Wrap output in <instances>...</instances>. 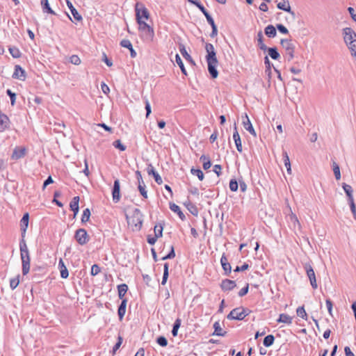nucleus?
I'll use <instances>...</instances> for the list:
<instances>
[{
	"mask_svg": "<svg viewBox=\"0 0 356 356\" xmlns=\"http://www.w3.org/2000/svg\"><path fill=\"white\" fill-rule=\"evenodd\" d=\"M283 159H284V165L287 170L288 173L291 174V163H290L289 157L286 152H283Z\"/></svg>",
	"mask_w": 356,
	"mask_h": 356,
	"instance_id": "nucleus-45",
	"label": "nucleus"
},
{
	"mask_svg": "<svg viewBox=\"0 0 356 356\" xmlns=\"http://www.w3.org/2000/svg\"><path fill=\"white\" fill-rule=\"evenodd\" d=\"M156 343L162 347H165L168 345V340L164 336H159L156 338Z\"/></svg>",
	"mask_w": 356,
	"mask_h": 356,
	"instance_id": "nucleus-57",
	"label": "nucleus"
},
{
	"mask_svg": "<svg viewBox=\"0 0 356 356\" xmlns=\"http://www.w3.org/2000/svg\"><path fill=\"white\" fill-rule=\"evenodd\" d=\"M113 145L115 148L120 149V151L123 152L126 150V145L122 143L120 140H116L113 143Z\"/></svg>",
	"mask_w": 356,
	"mask_h": 356,
	"instance_id": "nucleus-54",
	"label": "nucleus"
},
{
	"mask_svg": "<svg viewBox=\"0 0 356 356\" xmlns=\"http://www.w3.org/2000/svg\"><path fill=\"white\" fill-rule=\"evenodd\" d=\"M277 323H284L288 325L292 323V317L286 314H281L278 319L277 320Z\"/></svg>",
	"mask_w": 356,
	"mask_h": 356,
	"instance_id": "nucleus-38",
	"label": "nucleus"
},
{
	"mask_svg": "<svg viewBox=\"0 0 356 356\" xmlns=\"http://www.w3.org/2000/svg\"><path fill=\"white\" fill-rule=\"evenodd\" d=\"M229 188L232 191L236 192L238 188V181L236 179H232L229 181Z\"/></svg>",
	"mask_w": 356,
	"mask_h": 356,
	"instance_id": "nucleus-55",
	"label": "nucleus"
},
{
	"mask_svg": "<svg viewBox=\"0 0 356 356\" xmlns=\"http://www.w3.org/2000/svg\"><path fill=\"white\" fill-rule=\"evenodd\" d=\"M220 263H221L222 269L225 271L224 274L225 275H229L232 271V266H231L230 264L229 263L228 259L226 257L225 254H223L221 257Z\"/></svg>",
	"mask_w": 356,
	"mask_h": 356,
	"instance_id": "nucleus-21",
	"label": "nucleus"
},
{
	"mask_svg": "<svg viewBox=\"0 0 356 356\" xmlns=\"http://www.w3.org/2000/svg\"><path fill=\"white\" fill-rule=\"evenodd\" d=\"M351 51L352 56L356 58V39L351 43H348L346 44Z\"/></svg>",
	"mask_w": 356,
	"mask_h": 356,
	"instance_id": "nucleus-58",
	"label": "nucleus"
},
{
	"mask_svg": "<svg viewBox=\"0 0 356 356\" xmlns=\"http://www.w3.org/2000/svg\"><path fill=\"white\" fill-rule=\"evenodd\" d=\"M6 94L10 98V104L12 106H14L16 102V93L13 92L10 89H7Z\"/></svg>",
	"mask_w": 356,
	"mask_h": 356,
	"instance_id": "nucleus-56",
	"label": "nucleus"
},
{
	"mask_svg": "<svg viewBox=\"0 0 356 356\" xmlns=\"http://www.w3.org/2000/svg\"><path fill=\"white\" fill-rule=\"evenodd\" d=\"M169 277V264L168 263H165L163 265V274L161 284L165 285L167 282V280Z\"/></svg>",
	"mask_w": 356,
	"mask_h": 356,
	"instance_id": "nucleus-40",
	"label": "nucleus"
},
{
	"mask_svg": "<svg viewBox=\"0 0 356 356\" xmlns=\"http://www.w3.org/2000/svg\"><path fill=\"white\" fill-rule=\"evenodd\" d=\"M128 291V286L126 284H121L118 286V297L122 300V299H127L124 298L126 293Z\"/></svg>",
	"mask_w": 356,
	"mask_h": 356,
	"instance_id": "nucleus-32",
	"label": "nucleus"
},
{
	"mask_svg": "<svg viewBox=\"0 0 356 356\" xmlns=\"http://www.w3.org/2000/svg\"><path fill=\"white\" fill-rule=\"evenodd\" d=\"M58 267L60 271V277L63 279L67 278L69 276V272L62 259H60L59 260Z\"/></svg>",
	"mask_w": 356,
	"mask_h": 356,
	"instance_id": "nucleus-29",
	"label": "nucleus"
},
{
	"mask_svg": "<svg viewBox=\"0 0 356 356\" xmlns=\"http://www.w3.org/2000/svg\"><path fill=\"white\" fill-rule=\"evenodd\" d=\"M243 118V124L244 128L254 137L257 136V134L255 132V130L247 115V113H245L244 116H242Z\"/></svg>",
	"mask_w": 356,
	"mask_h": 356,
	"instance_id": "nucleus-15",
	"label": "nucleus"
},
{
	"mask_svg": "<svg viewBox=\"0 0 356 356\" xmlns=\"http://www.w3.org/2000/svg\"><path fill=\"white\" fill-rule=\"evenodd\" d=\"M112 196L113 200L115 203H117L120 201L121 195H120V183L119 179H115L113 183V186L112 188Z\"/></svg>",
	"mask_w": 356,
	"mask_h": 356,
	"instance_id": "nucleus-13",
	"label": "nucleus"
},
{
	"mask_svg": "<svg viewBox=\"0 0 356 356\" xmlns=\"http://www.w3.org/2000/svg\"><path fill=\"white\" fill-rule=\"evenodd\" d=\"M250 310L244 307H237L233 309L229 314L227 316L229 320H243L249 314Z\"/></svg>",
	"mask_w": 356,
	"mask_h": 356,
	"instance_id": "nucleus-2",
	"label": "nucleus"
},
{
	"mask_svg": "<svg viewBox=\"0 0 356 356\" xmlns=\"http://www.w3.org/2000/svg\"><path fill=\"white\" fill-rule=\"evenodd\" d=\"M214 332L212 333V336L225 337L227 334L226 331H223L220 324L218 321L214 323L213 325Z\"/></svg>",
	"mask_w": 356,
	"mask_h": 356,
	"instance_id": "nucleus-27",
	"label": "nucleus"
},
{
	"mask_svg": "<svg viewBox=\"0 0 356 356\" xmlns=\"http://www.w3.org/2000/svg\"><path fill=\"white\" fill-rule=\"evenodd\" d=\"M276 29L282 34H288V29L282 24H277L276 25Z\"/></svg>",
	"mask_w": 356,
	"mask_h": 356,
	"instance_id": "nucleus-64",
	"label": "nucleus"
},
{
	"mask_svg": "<svg viewBox=\"0 0 356 356\" xmlns=\"http://www.w3.org/2000/svg\"><path fill=\"white\" fill-rule=\"evenodd\" d=\"M55 128L54 130L58 133H63V129L65 127L63 122H56L54 124Z\"/></svg>",
	"mask_w": 356,
	"mask_h": 356,
	"instance_id": "nucleus-60",
	"label": "nucleus"
},
{
	"mask_svg": "<svg viewBox=\"0 0 356 356\" xmlns=\"http://www.w3.org/2000/svg\"><path fill=\"white\" fill-rule=\"evenodd\" d=\"M264 33L268 38H275L277 35L276 28L273 25H268L264 29Z\"/></svg>",
	"mask_w": 356,
	"mask_h": 356,
	"instance_id": "nucleus-34",
	"label": "nucleus"
},
{
	"mask_svg": "<svg viewBox=\"0 0 356 356\" xmlns=\"http://www.w3.org/2000/svg\"><path fill=\"white\" fill-rule=\"evenodd\" d=\"M9 118L3 113L0 114V131H5L8 127Z\"/></svg>",
	"mask_w": 356,
	"mask_h": 356,
	"instance_id": "nucleus-28",
	"label": "nucleus"
},
{
	"mask_svg": "<svg viewBox=\"0 0 356 356\" xmlns=\"http://www.w3.org/2000/svg\"><path fill=\"white\" fill-rule=\"evenodd\" d=\"M181 320L180 318H177L173 324L172 329V334L173 337H177L178 334V330L181 326Z\"/></svg>",
	"mask_w": 356,
	"mask_h": 356,
	"instance_id": "nucleus-42",
	"label": "nucleus"
},
{
	"mask_svg": "<svg viewBox=\"0 0 356 356\" xmlns=\"http://www.w3.org/2000/svg\"><path fill=\"white\" fill-rule=\"evenodd\" d=\"M280 44L285 49L286 54V60L288 62H291L295 57V45L292 42V40L289 39H282L280 40Z\"/></svg>",
	"mask_w": 356,
	"mask_h": 356,
	"instance_id": "nucleus-3",
	"label": "nucleus"
},
{
	"mask_svg": "<svg viewBox=\"0 0 356 356\" xmlns=\"http://www.w3.org/2000/svg\"><path fill=\"white\" fill-rule=\"evenodd\" d=\"M143 215L139 209H135L134 210L133 216L131 218H129L128 216L126 215V218L129 225L134 226L135 229L137 231L140 230L143 225Z\"/></svg>",
	"mask_w": 356,
	"mask_h": 356,
	"instance_id": "nucleus-1",
	"label": "nucleus"
},
{
	"mask_svg": "<svg viewBox=\"0 0 356 356\" xmlns=\"http://www.w3.org/2000/svg\"><path fill=\"white\" fill-rule=\"evenodd\" d=\"M79 200H80V198L79 196H75L72 198V200H71V202L70 203V207L71 210L79 208Z\"/></svg>",
	"mask_w": 356,
	"mask_h": 356,
	"instance_id": "nucleus-51",
	"label": "nucleus"
},
{
	"mask_svg": "<svg viewBox=\"0 0 356 356\" xmlns=\"http://www.w3.org/2000/svg\"><path fill=\"white\" fill-rule=\"evenodd\" d=\"M74 238L79 245H84L90 241V236L85 229L79 228L75 232Z\"/></svg>",
	"mask_w": 356,
	"mask_h": 356,
	"instance_id": "nucleus-7",
	"label": "nucleus"
},
{
	"mask_svg": "<svg viewBox=\"0 0 356 356\" xmlns=\"http://www.w3.org/2000/svg\"><path fill=\"white\" fill-rule=\"evenodd\" d=\"M47 269L44 266H35L32 268V280L35 283L42 282L43 276L46 274Z\"/></svg>",
	"mask_w": 356,
	"mask_h": 356,
	"instance_id": "nucleus-5",
	"label": "nucleus"
},
{
	"mask_svg": "<svg viewBox=\"0 0 356 356\" xmlns=\"http://www.w3.org/2000/svg\"><path fill=\"white\" fill-rule=\"evenodd\" d=\"M70 12L76 21L81 22L83 20L82 16L79 13L76 8L72 9Z\"/></svg>",
	"mask_w": 356,
	"mask_h": 356,
	"instance_id": "nucleus-59",
	"label": "nucleus"
},
{
	"mask_svg": "<svg viewBox=\"0 0 356 356\" xmlns=\"http://www.w3.org/2000/svg\"><path fill=\"white\" fill-rule=\"evenodd\" d=\"M208 65V71L212 79H216L218 76V71L217 70V65L218 61H207Z\"/></svg>",
	"mask_w": 356,
	"mask_h": 356,
	"instance_id": "nucleus-17",
	"label": "nucleus"
},
{
	"mask_svg": "<svg viewBox=\"0 0 356 356\" xmlns=\"http://www.w3.org/2000/svg\"><path fill=\"white\" fill-rule=\"evenodd\" d=\"M179 51L180 53L181 54V55L183 56V57L187 60L190 63H191L192 65H195V62L194 61V60L192 58V57L191 56V55L187 52L186 49V47H185V45L183 44L182 43H179Z\"/></svg>",
	"mask_w": 356,
	"mask_h": 356,
	"instance_id": "nucleus-22",
	"label": "nucleus"
},
{
	"mask_svg": "<svg viewBox=\"0 0 356 356\" xmlns=\"http://www.w3.org/2000/svg\"><path fill=\"white\" fill-rule=\"evenodd\" d=\"M91 213L90 210L88 208H86L83 210L82 217H81V222L86 223L90 220Z\"/></svg>",
	"mask_w": 356,
	"mask_h": 356,
	"instance_id": "nucleus-48",
	"label": "nucleus"
},
{
	"mask_svg": "<svg viewBox=\"0 0 356 356\" xmlns=\"http://www.w3.org/2000/svg\"><path fill=\"white\" fill-rule=\"evenodd\" d=\"M101 271V268L97 264H93L91 267L90 274L92 276L97 275Z\"/></svg>",
	"mask_w": 356,
	"mask_h": 356,
	"instance_id": "nucleus-61",
	"label": "nucleus"
},
{
	"mask_svg": "<svg viewBox=\"0 0 356 356\" xmlns=\"http://www.w3.org/2000/svg\"><path fill=\"white\" fill-rule=\"evenodd\" d=\"M120 45L122 47L127 48L130 51V56L131 58H135L137 55L136 51L133 48L132 44L130 40L124 39L120 42Z\"/></svg>",
	"mask_w": 356,
	"mask_h": 356,
	"instance_id": "nucleus-23",
	"label": "nucleus"
},
{
	"mask_svg": "<svg viewBox=\"0 0 356 356\" xmlns=\"http://www.w3.org/2000/svg\"><path fill=\"white\" fill-rule=\"evenodd\" d=\"M234 131L233 133V139L234 140L237 150L240 153H241L243 152L242 143H241V139L240 135L237 130V127H236V123H234Z\"/></svg>",
	"mask_w": 356,
	"mask_h": 356,
	"instance_id": "nucleus-18",
	"label": "nucleus"
},
{
	"mask_svg": "<svg viewBox=\"0 0 356 356\" xmlns=\"http://www.w3.org/2000/svg\"><path fill=\"white\" fill-rule=\"evenodd\" d=\"M266 51H268V56L273 60H278L280 58V54L276 47H267Z\"/></svg>",
	"mask_w": 356,
	"mask_h": 356,
	"instance_id": "nucleus-30",
	"label": "nucleus"
},
{
	"mask_svg": "<svg viewBox=\"0 0 356 356\" xmlns=\"http://www.w3.org/2000/svg\"><path fill=\"white\" fill-rule=\"evenodd\" d=\"M303 267H304V269L305 270L309 280L312 287L314 289H317L318 285H317V282H316V275H315V273H314V270L312 266H311V264L309 263H305V264H304Z\"/></svg>",
	"mask_w": 356,
	"mask_h": 356,
	"instance_id": "nucleus-8",
	"label": "nucleus"
},
{
	"mask_svg": "<svg viewBox=\"0 0 356 356\" xmlns=\"http://www.w3.org/2000/svg\"><path fill=\"white\" fill-rule=\"evenodd\" d=\"M70 62L74 65H78L81 63V59L77 55H72L70 58Z\"/></svg>",
	"mask_w": 356,
	"mask_h": 356,
	"instance_id": "nucleus-62",
	"label": "nucleus"
},
{
	"mask_svg": "<svg viewBox=\"0 0 356 356\" xmlns=\"http://www.w3.org/2000/svg\"><path fill=\"white\" fill-rule=\"evenodd\" d=\"M236 286L235 281L229 279H225L220 284V288L224 291H229Z\"/></svg>",
	"mask_w": 356,
	"mask_h": 356,
	"instance_id": "nucleus-19",
	"label": "nucleus"
},
{
	"mask_svg": "<svg viewBox=\"0 0 356 356\" xmlns=\"http://www.w3.org/2000/svg\"><path fill=\"white\" fill-rule=\"evenodd\" d=\"M170 209L175 213H177L181 220L186 219V216L184 213L181 211L180 207L175 203H170Z\"/></svg>",
	"mask_w": 356,
	"mask_h": 356,
	"instance_id": "nucleus-33",
	"label": "nucleus"
},
{
	"mask_svg": "<svg viewBox=\"0 0 356 356\" xmlns=\"http://www.w3.org/2000/svg\"><path fill=\"white\" fill-rule=\"evenodd\" d=\"M136 22L143 21V19H148L150 17L148 10L142 3H136L135 6Z\"/></svg>",
	"mask_w": 356,
	"mask_h": 356,
	"instance_id": "nucleus-4",
	"label": "nucleus"
},
{
	"mask_svg": "<svg viewBox=\"0 0 356 356\" xmlns=\"http://www.w3.org/2000/svg\"><path fill=\"white\" fill-rule=\"evenodd\" d=\"M275 339L274 335L268 334L264 337L263 344L265 347H270L274 343Z\"/></svg>",
	"mask_w": 356,
	"mask_h": 356,
	"instance_id": "nucleus-41",
	"label": "nucleus"
},
{
	"mask_svg": "<svg viewBox=\"0 0 356 356\" xmlns=\"http://www.w3.org/2000/svg\"><path fill=\"white\" fill-rule=\"evenodd\" d=\"M164 222L159 223V225H156L154 226V236L159 238L162 237L163 236V230Z\"/></svg>",
	"mask_w": 356,
	"mask_h": 356,
	"instance_id": "nucleus-43",
	"label": "nucleus"
},
{
	"mask_svg": "<svg viewBox=\"0 0 356 356\" xmlns=\"http://www.w3.org/2000/svg\"><path fill=\"white\" fill-rule=\"evenodd\" d=\"M147 172L149 175H151L154 177L156 184H158L159 185H161L163 183V180L161 177V176L155 170L154 166L151 163L147 165Z\"/></svg>",
	"mask_w": 356,
	"mask_h": 356,
	"instance_id": "nucleus-16",
	"label": "nucleus"
},
{
	"mask_svg": "<svg viewBox=\"0 0 356 356\" xmlns=\"http://www.w3.org/2000/svg\"><path fill=\"white\" fill-rule=\"evenodd\" d=\"M136 179H137L138 182V189L140 195L145 199H147V197H148L147 196V192L145 190V187L146 186H145V183L143 181V179L140 171H139V170L136 171Z\"/></svg>",
	"mask_w": 356,
	"mask_h": 356,
	"instance_id": "nucleus-10",
	"label": "nucleus"
},
{
	"mask_svg": "<svg viewBox=\"0 0 356 356\" xmlns=\"http://www.w3.org/2000/svg\"><path fill=\"white\" fill-rule=\"evenodd\" d=\"M19 284V275L10 280V287L12 290L15 289Z\"/></svg>",
	"mask_w": 356,
	"mask_h": 356,
	"instance_id": "nucleus-53",
	"label": "nucleus"
},
{
	"mask_svg": "<svg viewBox=\"0 0 356 356\" xmlns=\"http://www.w3.org/2000/svg\"><path fill=\"white\" fill-rule=\"evenodd\" d=\"M123 341V338L122 336L118 335V341L115 343L114 346L113 347V350L111 351L112 355H114L116 353V351L120 348Z\"/></svg>",
	"mask_w": 356,
	"mask_h": 356,
	"instance_id": "nucleus-49",
	"label": "nucleus"
},
{
	"mask_svg": "<svg viewBox=\"0 0 356 356\" xmlns=\"http://www.w3.org/2000/svg\"><path fill=\"white\" fill-rule=\"evenodd\" d=\"M333 172L337 180H339L341 179V173L340 168L339 165L336 162H333Z\"/></svg>",
	"mask_w": 356,
	"mask_h": 356,
	"instance_id": "nucleus-52",
	"label": "nucleus"
},
{
	"mask_svg": "<svg viewBox=\"0 0 356 356\" xmlns=\"http://www.w3.org/2000/svg\"><path fill=\"white\" fill-rule=\"evenodd\" d=\"M175 60H176V63H177V65H179L181 72L184 75H187V72H186V70L185 66L184 65V63H183L181 57L179 56V55L178 54H177L176 56H175Z\"/></svg>",
	"mask_w": 356,
	"mask_h": 356,
	"instance_id": "nucleus-44",
	"label": "nucleus"
},
{
	"mask_svg": "<svg viewBox=\"0 0 356 356\" xmlns=\"http://www.w3.org/2000/svg\"><path fill=\"white\" fill-rule=\"evenodd\" d=\"M296 313L299 317L305 320L307 319V314L306 313L304 306L298 307V309H296Z\"/></svg>",
	"mask_w": 356,
	"mask_h": 356,
	"instance_id": "nucleus-50",
	"label": "nucleus"
},
{
	"mask_svg": "<svg viewBox=\"0 0 356 356\" xmlns=\"http://www.w3.org/2000/svg\"><path fill=\"white\" fill-rule=\"evenodd\" d=\"M184 205L192 215L195 216H197L198 215L199 211L197 207L195 204H193L190 200L186 201L184 203Z\"/></svg>",
	"mask_w": 356,
	"mask_h": 356,
	"instance_id": "nucleus-31",
	"label": "nucleus"
},
{
	"mask_svg": "<svg viewBox=\"0 0 356 356\" xmlns=\"http://www.w3.org/2000/svg\"><path fill=\"white\" fill-rule=\"evenodd\" d=\"M200 160L203 162L204 170H207L211 168L212 163L209 156L203 154L200 156Z\"/></svg>",
	"mask_w": 356,
	"mask_h": 356,
	"instance_id": "nucleus-37",
	"label": "nucleus"
},
{
	"mask_svg": "<svg viewBox=\"0 0 356 356\" xmlns=\"http://www.w3.org/2000/svg\"><path fill=\"white\" fill-rule=\"evenodd\" d=\"M343 40L347 44L351 43L356 39L355 32L350 27H346L343 29Z\"/></svg>",
	"mask_w": 356,
	"mask_h": 356,
	"instance_id": "nucleus-11",
	"label": "nucleus"
},
{
	"mask_svg": "<svg viewBox=\"0 0 356 356\" xmlns=\"http://www.w3.org/2000/svg\"><path fill=\"white\" fill-rule=\"evenodd\" d=\"M11 56L15 58H18L21 57L22 54L19 51V49L16 47H10L8 49Z\"/></svg>",
	"mask_w": 356,
	"mask_h": 356,
	"instance_id": "nucleus-46",
	"label": "nucleus"
},
{
	"mask_svg": "<svg viewBox=\"0 0 356 356\" xmlns=\"http://www.w3.org/2000/svg\"><path fill=\"white\" fill-rule=\"evenodd\" d=\"M26 152V149L24 147H17L14 149L12 154L13 159H19L24 156Z\"/></svg>",
	"mask_w": 356,
	"mask_h": 356,
	"instance_id": "nucleus-26",
	"label": "nucleus"
},
{
	"mask_svg": "<svg viewBox=\"0 0 356 356\" xmlns=\"http://www.w3.org/2000/svg\"><path fill=\"white\" fill-rule=\"evenodd\" d=\"M29 213H25L21 220H20V230H21V235L22 238H25L26 229L29 226Z\"/></svg>",
	"mask_w": 356,
	"mask_h": 356,
	"instance_id": "nucleus-14",
	"label": "nucleus"
},
{
	"mask_svg": "<svg viewBox=\"0 0 356 356\" xmlns=\"http://www.w3.org/2000/svg\"><path fill=\"white\" fill-rule=\"evenodd\" d=\"M277 7L278 9L286 11L291 14L292 17L294 19L296 17V13L294 11L291 10V8L289 5V2L287 1V5H286V2H280L277 3Z\"/></svg>",
	"mask_w": 356,
	"mask_h": 356,
	"instance_id": "nucleus-25",
	"label": "nucleus"
},
{
	"mask_svg": "<svg viewBox=\"0 0 356 356\" xmlns=\"http://www.w3.org/2000/svg\"><path fill=\"white\" fill-rule=\"evenodd\" d=\"M205 50L207 51L206 60L207 61H218L216 57V51L214 47L211 43H206Z\"/></svg>",
	"mask_w": 356,
	"mask_h": 356,
	"instance_id": "nucleus-12",
	"label": "nucleus"
},
{
	"mask_svg": "<svg viewBox=\"0 0 356 356\" xmlns=\"http://www.w3.org/2000/svg\"><path fill=\"white\" fill-rule=\"evenodd\" d=\"M139 25L138 29L144 31L147 38L152 39L154 35V29L144 21L137 22Z\"/></svg>",
	"mask_w": 356,
	"mask_h": 356,
	"instance_id": "nucleus-9",
	"label": "nucleus"
},
{
	"mask_svg": "<svg viewBox=\"0 0 356 356\" xmlns=\"http://www.w3.org/2000/svg\"><path fill=\"white\" fill-rule=\"evenodd\" d=\"M342 188L344 190V192L348 197V202L350 200H354L353 195V191L351 186H350L346 183H343Z\"/></svg>",
	"mask_w": 356,
	"mask_h": 356,
	"instance_id": "nucleus-35",
	"label": "nucleus"
},
{
	"mask_svg": "<svg viewBox=\"0 0 356 356\" xmlns=\"http://www.w3.org/2000/svg\"><path fill=\"white\" fill-rule=\"evenodd\" d=\"M264 37L261 31H259L257 34V42H258V47L260 49L263 50L264 51H266L267 46L264 43Z\"/></svg>",
	"mask_w": 356,
	"mask_h": 356,
	"instance_id": "nucleus-39",
	"label": "nucleus"
},
{
	"mask_svg": "<svg viewBox=\"0 0 356 356\" xmlns=\"http://www.w3.org/2000/svg\"><path fill=\"white\" fill-rule=\"evenodd\" d=\"M191 172L192 175H196L200 181H202L204 179V173L200 168H192L191 170Z\"/></svg>",
	"mask_w": 356,
	"mask_h": 356,
	"instance_id": "nucleus-47",
	"label": "nucleus"
},
{
	"mask_svg": "<svg viewBox=\"0 0 356 356\" xmlns=\"http://www.w3.org/2000/svg\"><path fill=\"white\" fill-rule=\"evenodd\" d=\"M40 3L44 13L51 15H56V13L50 7L48 0H41Z\"/></svg>",
	"mask_w": 356,
	"mask_h": 356,
	"instance_id": "nucleus-36",
	"label": "nucleus"
},
{
	"mask_svg": "<svg viewBox=\"0 0 356 356\" xmlns=\"http://www.w3.org/2000/svg\"><path fill=\"white\" fill-rule=\"evenodd\" d=\"M127 301V299H122V300H121L120 305L118 306V315L120 321H122L126 313Z\"/></svg>",
	"mask_w": 356,
	"mask_h": 356,
	"instance_id": "nucleus-24",
	"label": "nucleus"
},
{
	"mask_svg": "<svg viewBox=\"0 0 356 356\" xmlns=\"http://www.w3.org/2000/svg\"><path fill=\"white\" fill-rule=\"evenodd\" d=\"M12 76L13 79L24 81L26 79V72L20 65H16Z\"/></svg>",
	"mask_w": 356,
	"mask_h": 356,
	"instance_id": "nucleus-20",
	"label": "nucleus"
},
{
	"mask_svg": "<svg viewBox=\"0 0 356 356\" xmlns=\"http://www.w3.org/2000/svg\"><path fill=\"white\" fill-rule=\"evenodd\" d=\"M20 257L22 260V275H26L30 270V254L29 250H25L23 252H20Z\"/></svg>",
	"mask_w": 356,
	"mask_h": 356,
	"instance_id": "nucleus-6",
	"label": "nucleus"
},
{
	"mask_svg": "<svg viewBox=\"0 0 356 356\" xmlns=\"http://www.w3.org/2000/svg\"><path fill=\"white\" fill-rule=\"evenodd\" d=\"M348 204L350 205V208L353 217L355 219H356V205L355 204L354 200L348 201Z\"/></svg>",
	"mask_w": 356,
	"mask_h": 356,
	"instance_id": "nucleus-63",
	"label": "nucleus"
}]
</instances>
